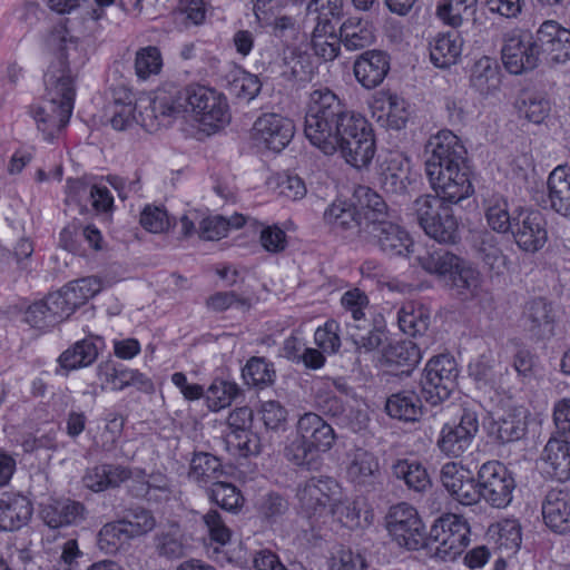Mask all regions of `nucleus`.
Instances as JSON below:
<instances>
[{
	"instance_id": "nucleus-52",
	"label": "nucleus",
	"mask_w": 570,
	"mask_h": 570,
	"mask_svg": "<svg viewBox=\"0 0 570 570\" xmlns=\"http://www.w3.org/2000/svg\"><path fill=\"white\" fill-rule=\"evenodd\" d=\"M228 89L238 99L249 102L262 89V82L256 75L244 69H236L230 73Z\"/></svg>"
},
{
	"instance_id": "nucleus-47",
	"label": "nucleus",
	"mask_w": 570,
	"mask_h": 570,
	"mask_svg": "<svg viewBox=\"0 0 570 570\" xmlns=\"http://www.w3.org/2000/svg\"><path fill=\"white\" fill-rule=\"evenodd\" d=\"M275 370L264 357H250L242 370V376L248 386L265 389L274 383Z\"/></svg>"
},
{
	"instance_id": "nucleus-64",
	"label": "nucleus",
	"mask_w": 570,
	"mask_h": 570,
	"mask_svg": "<svg viewBox=\"0 0 570 570\" xmlns=\"http://www.w3.org/2000/svg\"><path fill=\"white\" fill-rule=\"evenodd\" d=\"M122 520L126 522L129 537L131 538L146 534L156 525V520L151 512L142 508L132 510L128 518Z\"/></svg>"
},
{
	"instance_id": "nucleus-4",
	"label": "nucleus",
	"mask_w": 570,
	"mask_h": 570,
	"mask_svg": "<svg viewBox=\"0 0 570 570\" xmlns=\"http://www.w3.org/2000/svg\"><path fill=\"white\" fill-rule=\"evenodd\" d=\"M336 441L333 426L321 415L306 412L298 417L296 436L285 446L284 456L296 466L316 468L320 452L330 451Z\"/></svg>"
},
{
	"instance_id": "nucleus-11",
	"label": "nucleus",
	"mask_w": 570,
	"mask_h": 570,
	"mask_svg": "<svg viewBox=\"0 0 570 570\" xmlns=\"http://www.w3.org/2000/svg\"><path fill=\"white\" fill-rule=\"evenodd\" d=\"M459 370L454 357L440 354L432 357L425 365L420 386L422 399L431 405L448 400L456 387Z\"/></svg>"
},
{
	"instance_id": "nucleus-19",
	"label": "nucleus",
	"mask_w": 570,
	"mask_h": 570,
	"mask_svg": "<svg viewBox=\"0 0 570 570\" xmlns=\"http://www.w3.org/2000/svg\"><path fill=\"white\" fill-rule=\"evenodd\" d=\"M294 124L277 114H265L253 126L254 138L273 151L283 150L294 136Z\"/></svg>"
},
{
	"instance_id": "nucleus-18",
	"label": "nucleus",
	"mask_w": 570,
	"mask_h": 570,
	"mask_svg": "<svg viewBox=\"0 0 570 570\" xmlns=\"http://www.w3.org/2000/svg\"><path fill=\"white\" fill-rule=\"evenodd\" d=\"M519 323L530 341H546L554 335L556 313L551 303L534 298L524 305Z\"/></svg>"
},
{
	"instance_id": "nucleus-25",
	"label": "nucleus",
	"mask_w": 570,
	"mask_h": 570,
	"mask_svg": "<svg viewBox=\"0 0 570 570\" xmlns=\"http://www.w3.org/2000/svg\"><path fill=\"white\" fill-rule=\"evenodd\" d=\"M353 71L364 88H376L390 71V56L382 50H366L354 61Z\"/></svg>"
},
{
	"instance_id": "nucleus-23",
	"label": "nucleus",
	"mask_w": 570,
	"mask_h": 570,
	"mask_svg": "<svg viewBox=\"0 0 570 570\" xmlns=\"http://www.w3.org/2000/svg\"><path fill=\"white\" fill-rule=\"evenodd\" d=\"M544 525L553 533H570V491L551 489L541 503Z\"/></svg>"
},
{
	"instance_id": "nucleus-35",
	"label": "nucleus",
	"mask_w": 570,
	"mask_h": 570,
	"mask_svg": "<svg viewBox=\"0 0 570 570\" xmlns=\"http://www.w3.org/2000/svg\"><path fill=\"white\" fill-rule=\"evenodd\" d=\"M324 223L335 233L358 230L362 222L351 199H335L323 214Z\"/></svg>"
},
{
	"instance_id": "nucleus-51",
	"label": "nucleus",
	"mask_w": 570,
	"mask_h": 570,
	"mask_svg": "<svg viewBox=\"0 0 570 570\" xmlns=\"http://www.w3.org/2000/svg\"><path fill=\"white\" fill-rule=\"evenodd\" d=\"M493 535H497L498 548L505 552L508 557L514 554L521 547L522 532L518 520L505 519L500 521L493 530Z\"/></svg>"
},
{
	"instance_id": "nucleus-54",
	"label": "nucleus",
	"mask_w": 570,
	"mask_h": 570,
	"mask_svg": "<svg viewBox=\"0 0 570 570\" xmlns=\"http://www.w3.org/2000/svg\"><path fill=\"white\" fill-rule=\"evenodd\" d=\"M330 513L336 515L338 521L348 529H355L367 522L368 511L364 509L363 500H346L332 505Z\"/></svg>"
},
{
	"instance_id": "nucleus-2",
	"label": "nucleus",
	"mask_w": 570,
	"mask_h": 570,
	"mask_svg": "<svg viewBox=\"0 0 570 570\" xmlns=\"http://www.w3.org/2000/svg\"><path fill=\"white\" fill-rule=\"evenodd\" d=\"M48 46L57 50L43 76L46 99L31 109L38 130L51 140L67 126L73 109L76 71L85 62L78 40L68 30L56 27L47 39Z\"/></svg>"
},
{
	"instance_id": "nucleus-30",
	"label": "nucleus",
	"mask_w": 570,
	"mask_h": 570,
	"mask_svg": "<svg viewBox=\"0 0 570 570\" xmlns=\"http://www.w3.org/2000/svg\"><path fill=\"white\" fill-rule=\"evenodd\" d=\"M347 475L360 488L375 489V485L380 484L382 480L377 458L364 449H356L352 454Z\"/></svg>"
},
{
	"instance_id": "nucleus-27",
	"label": "nucleus",
	"mask_w": 570,
	"mask_h": 570,
	"mask_svg": "<svg viewBox=\"0 0 570 570\" xmlns=\"http://www.w3.org/2000/svg\"><path fill=\"white\" fill-rule=\"evenodd\" d=\"M98 292L97 289L94 291L92 287H59L50 292L45 302L52 316L56 317V322L60 323Z\"/></svg>"
},
{
	"instance_id": "nucleus-36",
	"label": "nucleus",
	"mask_w": 570,
	"mask_h": 570,
	"mask_svg": "<svg viewBox=\"0 0 570 570\" xmlns=\"http://www.w3.org/2000/svg\"><path fill=\"white\" fill-rule=\"evenodd\" d=\"M473 247L494 274L491 276V282H501L499 277L504 273L505 257L499 246L498 237L489 230L478 232L473 238Z\"/></svg>"
},
{
	"instance_id": "nucleus-43",
	"label": "nucleus",
	"mask_w": 570,
	"mask_h": 570,
	"mask_svg": "<svg viewBox=\"0 0 570 570\" xmlns=\"http://www.w3.org/2000/svg\"><path fill=\"white\" fill-rule=\"evenodd\" d=\"M470 82L483 96L499 90L501 77L498 63L490 57L480 58L471 69Z\"/></svg>"
},
{
	"instance_id": "nucleus-58",
	"label": "nucleus",
	"mask_w": 570,
	"mask_h": 570,
	"mask_svg": "<svg viewBox=\"0 0 570 570\" xmlns=\"http://www.w3.org/2000/svg\"><path fill=\"white\" fill-rule=\"evenodd\" d=\"M284 75H288L291 79L304 81L313 72L309 55L296 49L284 51Z\"/></svg>"
},
{
	"instance_id": "nucleus-10",
	"label": "nucleus",
	"mask_w": 570,
	"mask_h": 570,
	"mask_svg": "<svg viewBox=\"0 0 570 570\" xmlns=\"http://www.w3.org/2000/svg\"><path fill=\"white\" fill-rule=\"evenodd\" d=\"M415 261L426 273L449 279L454 285L456 282L463 285H475L482 282L481 272L474 263L449 250H426L417 255Z\"/></svg>"
},
{
	"instance_id": "nucleus-9",
	"label": "nucleus",
	"mask_w": 570,
	"mask_h": 570,
	"mask_svg": "<svg viewBox=\"0 0 570 570\" xmlns=\"http://www.w3.org/2000/svg\"><path fill=\"white\" fill-rule=\"evenodd\" d=\"M466 149L460 138L450 130H440L425 145V174L428 178L470 166Z\"/></svg>"
},
{
	"instance_id": "nucleus-12",
	"label": "nucleus",
	"mask_w": 570,
	"mask_h": 570,
	"mask_svg": "<svg viewBox=\"0 0 570 570\" xmlns=\"http://www.w3.org/2000/svg\"><path fill=\"white\" fill-rule=\"evenodd\" d=\"M540 56L539 47L530 32L512 30L504 35L501 59L510 73L521 75L535 69Z\"/></svg>"
},
{
	"instance_id": "nucleus-63",
	"label": "nucleus",
	"mask_w": 570,
	"mask_h": 570,
	"mask_svg": "<svg viewBox=\"0 0 570 570\" xmlns=\"http://www.w3.org/2000/svg\"><path fill=\"white\" fill-rule=\"evenodd\" d=\"M23 321L33 328L46 330L58 324L50 313L45 299L29 305L24 312Z\"/></svg>"
},
{
	"instance_id": "nucleus-26",
	"label": "nucleus",
	"mask_w": 570,
	"mask_h": 570,
	"mask_svg": "<svg viewBox=\"0 0 570 570\" xmlns=\"http://www.w3.org/2000/svg\"><path fill=\"white\" fill-rule=\"evenodd\" d=\"M180 229L185 237L196 235L203 240H215L227 235L228 223L219 215L205 217L199 210H190L180 217Z\"/></svg>"
},
{
	"instance_id": "nucleus-24",
	"label": "nucleus",
	"mask_w": 570,
	"mask_h": 570,
	"mask_svg": "<svg viewBox=\"0 0 570 570\" xmlns=\"http://www.w3.org/2000/svg\"><path fill=\"white\" fill-rule=\"evenodd\" d=\"M352 200L358 212L360 220L364 219L365 222L364 233L368 232L375 224L396 217L395 212L389 209L384 199L367 186L360 185L355 187Z\"/></svg>"
},
{
	"instance_id": "nucleus-31",
	"label": "nucleus",
	"mask_w": 570,
	"mask_h": 570,
	"mask_svg": "<svg viewBox=\"0 0 570 570\" xmlns=\"http://www.w3.org/2000/svg\"><path fill=\"white\" fill-rule=\"evenodd\" d=\"M131 475V470L120 464H98L88 468L82 476L85 488L92 492H102L118 488Z\"/></svg>"
},
{
	"instance_id": "nucleus-15",
	"label": "nucleus",
	"mask_w": 570,
	"mask_h": 570,
	"mask_svg": "<svg viewBox=\"0 0 570 570\" xmlns=\"http://www.w3.org/2000/svg\"><path fill=\"white\" fill-rule=\"evenodd\" d=\"M386 527L400 547L417 550L425 544L424 524L417 511L407 503H399L390 509Z\"/></svg>"
},
{
	"instance_id": "nucleus-50",
	"label": "nucleus",
	"mask_w": 570,
	"mask_h": 570,
	"mask_svg": "<svg viewBox=\"0 0 570 570\" xmlns=\"http://www.w3.org/2000/svg\"><path fill=\"white\" fill-rule=\"evenodd\" d=\"M397 322L402 332L416 336L424 334L430 325V316L423 307L415 308L413 304H406L397 312Z\"/></svg>"
},
{
	"instance_id": "nucleus-48",
	"label": "nucleus",
	"mask_w": 570,
	"mask_h": 570,
	"mask_svg": "<svg viewBox=\"0 0 570 570\" xmlns=\"http://www.w3.org/2000/svg\"><path fill=\"white\" fill-rule=\"evenodd\" d=\"M242 395L243 391L235 382L215 380L207 389L206 400L212 411H219L229 406Z\"/></svg>"
},
{
	"instance_id": "nucleus-37",
	"label": "nucleus",
	"mask_w": 570,
	"mask_h": 570,
	"mask_svg": "<svg viewBox=\"0 0 570 570\" xmlns=\"http://www.w3.org/2000/svg\"><path fill=\"white\" fill-rule=\"evenodd\" d=\"M548 202L556 213L567 217L570 215V176L564 166L556 167L547 180Z\"/></svg>"
},
{
	"instance_id": "nucleus-60",
	"label": "nucleus",
	"mask_w": 570,
	"mask_h": 570,
	"mask_svg": "<svg viewBox=\"0 0 570 570\" xmlns=\"http://www.w3.org/2000/svg\"><path fill=\"white\" fill-rule=\"evenodd\" d=\"M326 37L325 32L321 29L320 31H316V28L313 31L312 36V47L317 57L323 58L325 61H332L334 60L341 50V43L340 38L332 33Z\"/></svg>"
},
{
	"instance_id": "nucleus-42",
	"label": "nucleus",
	"mask_w": 570,
	"mask_h": 570,
	"mask_svg": "<svg viewBox=\"0 0 570 570\" xmlns=\"http://www.w3.org/2000/svg\"><path fill=\"white\" fill-rule=\"evenodd\" d=\"M391 469L393 475L402 480L410 490L422 493L431 487L429 473L417 460L397 459Z\"/></svg>"
},
{
	"instance_id": "nucleus-17",
	"label": "nucleus",
	"mask_w": 570,
	"mask_h": 570,
	"mask_svg": "<svg viewBox=\"0 0 570 570\" xmlns=\"http://www.w3.org/2000/svg\"><path fill=\"white\" fill-rule=\"evenodd\" d=\"M510 233L520 249L534 253L548 240L547 220L540 210L518 208Z\"/></svg>"
},
{
	"instance_id": "nucleus-16",
	"label": "nucleus",
	"mask_w": 570,
	"mask_h": 570,
	"mask_svg": "<svg viewBox=\"0 0 570 570\" xmlns=\"http://www.w3.org/2000/svg\"><path fill=\"white\" fill-rule=\"evenodd\" d=\"M337 483L331 478H311L296 491L301 512L308 519L327 515L333 505Z\"/></svg>"
},
{
	"instance_id": "nucleus-62",
	"label": "nucleus",
	"mask_w": 570,
	"mask_h": 570,
	"mask_svg": "<svg viewBox=\"0 0 570 570\" xmlns=\"http://www.w3.org/2000/svg\"><path fill=\"white\" fill-rule=\"evenodd\" d=\"M386 105V127L401 130L405 127L410 116L406 101L396 95H390Z\"/></svg>"
},
{
	"instance_id": "nucleus-5",
	"label": "nucleus",
	"mask_w": 570,
	"mask_h": 570,
	"mask_svg": "<svg viewBox=\"0 0 570 570\" xmlns=\"http://www.w3.org/2000/svg\"><path fill=\"white\" fill-rule=\"evenodd\" d=\"M184 101V112L207 135L216 132L230 120L226 97L214 88L199 83L186 86Z\"/></svg>"
},
{
	"instance_id": "nucleus-40",
	"label": "nucleus",
	"mask_w": 570,
	"mask_h": 570,
	"mask_svg": "<svg viewBox=\"0 0 570 570\" xmlns=\"http://www.w3.org/2000/svg\"><path fill=\"white\" fill-rule=\"evenodd\" d=\"M223 465L218 458L206 453H195L190 460L187 479L199 487L212 485L223 474Z\"/></svg>"
},
{
	"instance_id": "nucleus-49",
	"label": "nucleus",
	"mask_w": 570,
	"mask_h": 570,
	"mask_svg": "<svg viewBox=\"0 0 570 570\" xmlns=\"http://www.w3.org/2000/svg\"><path fill=\"white\" fill-rule=\"evenodd\" d=\"M383 356L390 365L407 367L404 372H410L422 358L420 348L412 341L390 344Z\"/></svg>"
},
{
	"instance_id": "nucleus-45",
	"label": "nucleus",
	"mask_w": 570,
	"mask_h": 570,
	"mask_svg": "<svg viewBox=\"0 0 570 570\" xmlns=\"http://www.w3.org/2000/svg\"><path fill=\"white\" fill-rule=\"evenodd\" d=\"M528 410L523 406L512 407L507 411L497 422V438L501 443H509L520 440L527 432Z\"/></svg>"
},
{
	"instance_id": "nucleus-59",
	"label": "nucleus",
	"mask_w": 570,
	"mask_h": 570,
	"mask_svg": "<svg viewBox=\"0 0 570 570\" xmlns=\"http://www.w3.org/2000/svg\"><path fill=\"white\" fill-rule=\"evenodd\" d=\"M308 10L317 12L316 31L322 27L327 33L328 29H333L331 19H340L343 16V0H312Z\"/></svg>"
},
{
	"instance_id": "nucleus-53",
	"label": "nucleus",
	"mask_w": 570,
	"mask_h": 570,
	"mask_svg": "<svg viewBox=\"0 0 570 570\" xmlns=\"http://www.w3.org/2000/svg\"><path fill=\"white\" fill-rule=\"evenodd\" d=\"M209 499L222 509L229 512H237L243 505L240 491L232 483L215 481L207 490Z\"/></svg>"
},
{
	"instance_id": "nucleus-29",
	"label": "nucleus",
	"mask_w": 570,
	"mask_h": 570,
	"mask_svg": "<svg viewBox=\"0 0 570 570\" xmlns=\"http://www.w3.org/2000/svg\"><path fill=\"white\" fill-rule=\"evenodd\" d=\"M86 507L79 501L68 498L52 499L41 509L40 515L46 525L58 529L76 525L86 519Z\"/></svg>"
},
{
	"instance_id": "nucleus-33",
	"label": "nucleus",
	"mask_w": 570,
	"mask_h": 570,
	"mask_svg": "<svg viewBox=\"0 0 570 570\" xmlns=\"http://www.w3.org/2000/svg\"><path fill=\"white\" fill-rule=\"evenodd\" d=\"M127 485L128 494L135 499H144L149 503H161L170 499L171 491L167 479L161 474L146 479L144 471H138L136 475H130Z\"/></svg>"
},
{
	"instance_id": "nucleus-20",
	"label": "nucleus",
	"mask_w": 570,
	"mask_h": 570,
	"mask_svg": "<svg viewBox=\"0 0 570 570\" xmlns=\"http://www.w3.org/2000/svg\"><path fill=\"white\" fill-rule=\"evenodd\" d=\"M540 53L551 63L570 60V30L554 20L544 21L537 31Z\"/></svg>"
},
{
	"instance_id": "nucleus-22",
	"label": "nucleus",
	"mask_w": 570,
	"mask_h": 570,
	"mask_svg": "<svg viewBox=\"0 0 570 570\" xmlns=\"http://www.w3.org/2000/svg\"><path fill=\"white\" fill-rule=\"evenodd\" d=\"M471 175V166H463L440 177L430 178V185L436 194L434 197L449 204H458L470 197L474 191Z\"/></svg>"
},
{
	"instance_id": "nucleus-1",
	"label": "nucleus",
	"mask_w": 570,
	"mask_h": 570,
	"mask_svg": "<svg viewBox=\"0 0 570 570\" xmlns=\"http://www.w3.org/2000/svg\"><path fill=\"white\" fill-rule=\"evenodd\" d=\"M304 132L325 155L340 151L347 164L358 169L367 167L375 155V138L366 118L348 109L328 88L309 94Z\"/></svg>"
},
{
	"instance_id": "nucleus-39",
	"label": "nucleus",
	"mask_w": 570,
	"mask_h": 570,
	"mask_svg": "<svg viewBox=\"0 0 570 570\" xmlns=\"http://www.w3.org/2000/svg\"><path fill=\"white\" fill-rule=\"evenodd\" d=\"M462 38L458 31H449L436 37L430 46V58L438 68L454 65L462 52Z\"/></svg>"
},
{
	"instance_id": "nucleus-14",
	"label": "nucleus",
	"mask_w": 570,
	"mask_h": 570,
	"mask_svg": "<svg viewBox=\"0 0 570 570\" xmlns=\"http://www.w3.org/2000/svg\"><path fill=\"white\" fill-rule=\"evenodd\" d=\"M479 432V416L475 411L463 409L459 420L445 423L438 436L436 446L449 458H460L466 452Z\"/></svg>"
},
{
	"instance_id": "nucleus-13",
	"label": "nucleus",
	"mask_w": 570,
	"mask_h": 570,
	"mask_svg": "<svg viewBox=\"0 0 570 570\" xmlns=\"http://www.w3.org/2000/svg\"><path fill=\"white\" fill-rule=\"evenodd\" d=\"M480 495L492 508H507L515 489V480L508 468L499 461H488L478 471Z\"/></svg>"
},
{
	"instance_id": "nucleus-56",
	"label": "nucleus",
	"mask_w": 570,
	"mask_h": 570,
	"mask_svg": "<svg viewBox=\"0 0 570 570\" xmlns=\"http://www.w3.org/2000/svg\"><path fill=\"white\" fill-rule=\"evenodd\" d=\"M163 58L157 47L147 46L137 50L135 56V75L139 80H147L160 72Z\"/></svg>"
},
{
	"instance_id": "nucleus-44",
	"label": "nucleus",
	"mask_w": 570,
	"mask_h": 570,
	"mask_svg": "<svg viewBox=\"0 0 570 570\" xmlns=\"http://www.w3.org/2000/svg\"><path fill=\"white\" fill-rule=\"evenodd\" d=\"M98 357V347L94 337L76 342L58 357V363L67 372L91 365Z\"/></svg>"
},
{
	"instance_id": "nucleus-28",
	"label": "nucleus",
	"mask_w": 570,
	"mask_h": 570,
	"mask_svg": "<svg viewBox=\"0 0 570 570\" xmlns=\"http://www.w3.org/2000/svg\"><path fill=\"white\" fill-rule=\"evenodd\" d=\"M543 472L559 482L570 480V442L552 436L541 453Z\"/></svg>"
},
{
	"instance_id": "nucleus-46",
	"label": "nucleus",
	"mask_w": 570,
	"mask_h": 570,
	"mask_svg": "<svg viewBox=\"0 0 570 570\" xmlns=\"http://www.w3.org/2000/svg\"><path fill=\"white\" fill-rule=\"evenodd\" d=\"M518 209L512 214L509 212V204L505 198L493 196L485 202V219L489 227L499 233H510L515 223Z\"/></svg>"
},
{
	"instance_id": "nucleus-3",
	"label": "nucleus",
	"mask_w": 570,
	"mask_h": 570,
	"mask_svg": "<svg viewBox=\"0 0 570 570\" xmlns=\"http://www.w3.org/2000/svg\"><path fill=\"white\" fill-rule=\"evenodd\" d=\"M112 97L106 116L115 130H127L139 125L151 132L160 127H170L177 119L178 85L175 81L159 86L153 99L137 96L126 87L116 88Z\"/></svg>"
},
{
	"instance_id": "nucleus-7",
	"label": "nucleus",
	"mask_w": 570,
	"mask_h": 570,
	"mask_svg": "<svg viewBox=\"0 0 570 570\" xmlns=\"http://www.w3.org/2000/svg\"><path fill=\"white\" fill-rule=\"evenodd\" d=\"M368 303L367 295L360 287H353L342 296V305L351 312L353 318L346 324V333L360 354L377 351L386 340L384 328L364 317L363 309Z\"/></svg>"
},
{
	"instance_id": "nucleus-32",
	"label": "nucleus",
	"mask_w": 570,
	"mask_h": 570,
	"mask_svg": "<svg viewBox=\"0 0 570 570\" xmlns=\"http://www.w3.org/2000/svg\"><path fill=\"white\" fill-rule=\"evenodd\" d=\"M31 501L20 494H2L0 498V530L16 531L31 519Z\"/></svg>"
},
{
	"instance_id": "nucleus-21",
	"label": "nucleus",
	"mask_w": 570,
	"mask_h": 570,
	"mask_svg": "<svg viewBox=\"0 0 570 570\" xmlns=\"http://www.w3.org/2000/svg\"><path fill=\"white\" fill-rule=\"evenodd\" d=\"M366 235L387 256H406L413 246L409 233L394 218L375 224Z\"/></svg>"
},
{
	"instance_id": "nucleus-34",
	"label": "nucleus",
	"mask_w": 570,
	"mask_h": 570,
	"mask_svg": "<svg viewBox=\"0 0 570 570\" xmlns=\"http://www.w3.org/2000/svg\"><path fill=\"white\" fill-rule=\"evenodd\" d=\"M338 38L342 47L348 52L364 50L375 41L371 23L356 17H351L342 23Z\"/></svg>"
},
{
	"instance_id": "nucleus-6",
	"label": "nucleus",
	"mask_w": 570,
	"mask_h": 570,
	"mask_svg": "<svg viewBox=\"0 0 570 570\" xmlns=\"http://www.w3.org/2000/svg\"><path fill=\"white\" fill-rule=\"evenodd\" d=\"M410 215L438 243L456 244L460 240L459 222L446 202L422 195L412 203Z\"/></svg>"
},
{
	"instance_id": "nucleus-61",
	"label": "nucleus",
	"mask_w": 570,
	"mask_h": 570,
	"mask_svg": "<svg viewBox=\"0 0 570 570\" xmlns=\"http://www.w3.org/2000/svg\"><path fill=\"white\" fill-rule=\"evenodd\" d=\"M207 6L205 0H180V27L188 29L205 22Z\"/></svg>"
},
{
	"instance_id": "nucleus-38",
	"label": "nucleus",
	"mask_w": 570,
	"mask_h": 570,
	"mask_svg": "<svg viewBox=\"0 0 570 570\" xmlns=\"http://www.w3.org/2000/svg\"><path fill=\"white\" fill-rule=\"evenodd\" d=\"M385 411L392 419L415 422L422 415V400L414 391L403 390L387 397Z\"/></svg>"
},
{
	"instance_id": "nucleus-55",
	"label": "nucleus",
	"mask_w": 570,
	"mask_h": 570,
	"mask_svg": "<svg viewBox=\"0 0 570 570\" xmlns=\"http://www.w3.org/2000/svg\"><path fill=\"white\" fill-rule=\"evenodd\" d=\"M259 517L268 523H277L289 511V502L277 492L263 494L256 503Z\"/></svg>"
},
{
	"instance_id": "nucleus-41",
	"label": "nucleus",
	"mask_w": 570,
	"mask_h": 570,
	"mask_svg": "<svg viewBox=\"0 0 570 570\" xmlns=\"http://www.w3.org/2000/svg\"><path fill=\"white\" fill-rule=\"evenodd\" d=\"M406 178L407 168L405 159L401 155H390L380 165V183L387 194H403L406 190Z\"/></svg>"
},
{
	"instance_id": "nucleus-57",
	"label": "nucleus",
	"mask_w": 570,
	"mask_h": 570,
	"mask_svg": "<svg viewBox=\"0 0 570 570\" xmlns=\"http://www.w3.org/2000/svg\"><path fill=\"white\" fill-rule=\"evenodd\" d=\"M476 0H444L436 8L438 17L446 24L456 28L462 24L464 16L474 12Z\"/></svg>"
},
{
	"instance_id": "nucleus-8",
	"label": "nucleus",
	"mask_w": 570,
	"mask_h": 570,
	"mask_svg": "<svg viewBox=\"0 0 570 570\" xmlns=\"http://www.w3.org/2000/svg\"><path fill=\"white\" fill-rule=\"evenodd\" d=\"M470 543V527L459 514L439 517L430 529L424 547L441 561L455 560Z\"/></svg>"
}]
</instances>
